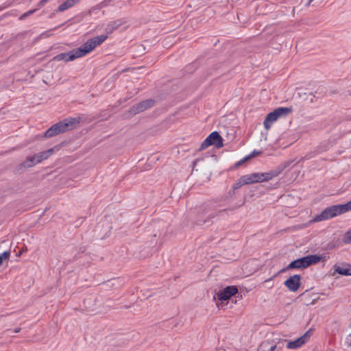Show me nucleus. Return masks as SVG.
<instances>
[{
    "label": "nucleus",
    "mask_w": 351,
    "mask_h": 351,
    "mask_svg": "<svg viewBox=\"0 0 351 351\" xmlns=\"http://www.w3.org/2000/svg\"><path fill=\"white\" fill-rule=\"evenodd\" d=\"M343 242L345 243H351V232H348L346 233L343 238Z\"/></svg>",
    "instance_id": "nucleus-21"
},
{
    "label": "nucleus",
    "mask_w": 351,
    "mask_h": 351,
    "mask_svg": "<svg viewBox=\"0 0 351 351\" xmlns=\"http://www.w3.org/2000/svg\"><path fill=\"white\" fill-rule=\"evenodd\" d=\"M54 152V149L53 148H51L48 150H46V151H44V152H40L41 156H42V158L44 160H46L48 158H49Z\"/></svg>",
    "instance_id": "nucleus-17"
},
{
    "label": "nucleus",
    "mask_w": 351,
    "mask_h": 351,
    "mask_svg": "<svg viewBox=\"0 0 351 351\" xmlns=\"http://www.w3.org/2000/svg\"><path fill=\"white\" fill-rule=\"evenodd\" d=\"M36 164H38L36 160V158L34 156H28L27 157V158L25 159V160H24L21 164V166L22 167H24V168H29V167H34V165H36Z\"/></svg>",
    "instance_id": "nucleus-14"
},
{
    "label": "nucleus",
    "mask_w": 351,
    "mask_h": 351,
    "mask_svg": "<svg viewBox=\"0 0 351 351\" xmlns=\"http://www.w3.org/2000/svg\"><path fill=\"white\" fill-rule=\"evenodd\" d=\"M21 331V328H17L14 330V332H19Z\"/></svg>",
    "instance_id": "nucleus-28"
},
{
    "label": "nucleus",
    "mask_w": 351,
    "mask_h": 351,
    "mask_svg": "<svg viewBox=\"0 0 351 351\" xmlns=\"http://www.w3.org/2000/svg\"><path fill=\"white\" fill-rule=\"evenodd\" d=\"M276 348V346H271V348H269V350H270V351H274Z\"/></svg>",
    "instance_id": "nucleus-26"
},
{
    "label": "nucleus",
    "mask_w": 351,
    "mask_h": 351,
    "mask_svg": "<svg viewBox=\"0 0 351 351\" xmlns=\"http://www.w3.org/2000/svg\"><path fill=\"white\" fill-rule=\"evenodd\" d=\"M34 156H35L36 160L38 163H40V162H41L43 160L40 153L34 154Z\"/></svg>",
    "instance_id": "nucleus-22"
},
{
    "label": "nucleus",
    "mask_w": 351,
    "mask_h": 351,
    "mask_svg": "<svg viewBox=\"0 0 351 351\" xmlns=\"http://www.w3.org/2000/svg\"><path fill=\"white\" fill-rule=\"evenodd\" d=\"M309 331L306 332L303 336L295 341L288 342L287 348L289 349H296L304 344L309 338Z\"/></svg>",
    "instance_id": "nucleus-12"
},
{
    "label": "nucleus",
    "mask_w": 351,
    "mask_h": 351,
    "mask_svg": "<svg viewBox=\"0 0 351 351\" xmlns=\"http://www.w3.org/2000/svg\"><path fill=\"white\" fill-rule=\"evenodd\" d=\"M276 276H277V274L274 275L272 278H269V279H268V280H265L264 282H265V283H267V282H268L271 281V280L274 277H276Z\"/></svg>",
    "instance_id": "nucleus-25"
},
{
    "label": "nucleus",
    "mask_w": 351,
    "mask_h": 351,
    "mask_svg": "<svg viewBox=\"0 0 351 351\" xmlns=\"http://www.w3.org/2000/svg\"><path fill=\"white\" fill-rule=\"evenodd\" d=\"M107 38L106 36L99 35L88 40L80 47L66 53L58 54L53 58L56 61L64 60L66 62L83 57L91 52L97 46L100 45Z\"/></svg>",
    "instance_id": "nucleus-1"
},
{
    "label": "nucleus",
    "mask_w": 351,
    "mask_h": 351,
    "mask_svg": "<svg viewBox=\"0 0 351 351\" xmlns=\"http://www.w3.org/2000/svg\"><path fill=\"white\" fill-rule=\"evenodd\" d=\"M210 145H215L217 148H220L223 146L222 138L217 132H213L210 134L202 143L199 149H204Z\"/></svg>",
    "instance_id": "nucleus-7"
},
{
    "label": "nucleus",
    "mask_w": 351,
    "mask_h": 351,
    "mask_svg": "<svg viewBox=\"0 0 351 351\" xmlns=\"http://www.w3.org/2000/svg\"><path fill=\"white\" fill-rule=\"evenodd\" d=\"M10 253L8 251H5L2 254H0V265L3 264L4 260L8 259L10 258Z\"/></svg>",
    "instance_id": "nucleus-19"
},
{
    "label": "nucleus",
    "mask_w": 351,
    "mask_h": 351,
    "mask_svg": "<svg viewBox=\"0 0 351 351\" xmlns=\"http://www.w3.org/2000/svg\"><path fill=\"white\" fill-rule=\"evenodd\" d=\"M300 276L295 274L290 276L287 280H286L284 285L289 289V290L295 292L300 286Z\"/></svg>",
    "instance_id": "nucleus-10"
},
{
    "label": "nucleus",
    "mask_w": 351,
    "mask_h": 351,
    "mask_svg": "<svg viewBox=\"0 0 351 351\" xmlns=\"http://www.w3.org/2000/svg\"><path fill=\"white\" fill-rule=\"evenodd\" d=\"M226 210H222L219 211H211L210 212L208 208H204L202 211L201 219H198V224L206 223L210 221L214 217L219 214L224 213Z\"/></svg>",
    "instance_id": "nucleus-11"
},
{
    "label": "nucleus",
    "mask_w": 351,
    "mask_h": 351,
    "mask_svg": "<svg viewBox=\"0 0 351 351\" xmlns=\"http://www.w3.org/2000/svg\"><path fill=\"white\" fill-rule=\"evenodd\" d=\"M278 173L274 171H269L266 173H253L251 174L243 176L242 178L245 184H249L269 181L273 178L276 177Z\"/></svg>",
    "instance_id": "nucleus-5"
},
{
    "label": "nucleus",
    "mask_w": 351,
    "mask_h": 351,
    "mask_svg": "<svg viewBox=\"0 0 351 351\" xmlns=\"http://www.w3.org/2000/svg\"><path fill=\"white\" fill-rule=\"evenodd\" d=\"M35 11H36V10H29V11H28V12H27V14H28L29 15H31V14H33Z\"/></svg>",
    "instance_id": "nucleus-27"
},
{
    "label": "nucleus",
    "mask_w": 351,
    "mask_h": 351,
    "mask_svg": "<svg viewBox=\"0 0 351 351\" xmlns=\"http://www.w3.org/2000/svg\"><path fill=\"white\" fill-rule=\"evenodd\" d=\"M242 176L234 184L233 189H238L243 185H245Z\"/></svg>",
    "instance_id": "nucleus-20"
},
{
    "label": "nucleus",
    "mask_w": 351,
    "mask_h": 351,
    "mask_svg": "<svg viewBox=\"0 0 351 351\" xmlns=\"http://www.w3.org/2000/svg\"><path fill=\"white\" fill-rule=\"evenodd\" d=\"M260 154H261V152L254 151L249 156H246L243 160H241L240 162H239L238 164H237V165H240L241 163H243V162L246 161L247 160H248V159H250L251 158H253V157H254L256 156H258Z\"/></svg>",
    "instance_id": "nucleus-18"
},
{
    "label": "nucleus",
    "mask_w": 351,
    "mask_h": 351,
    "mask_svg": "<svg viewBox=\"0 0 351 351\" xmlns=\"http://www.w3.org/2000/svg\"><path fill=\"white\" fill-rule=\"evenodd\" d=\"M125 23V21L123 19H118L113 21H110L108 23L105 32L106 34H104L108 37V34H112L114 31L117 29L120 26Z\"/></svg>",
    "instance_id": "nucleus-13"
},
{
    "label": "nucleus",
    "mask_w": 351,
    "mask_h": 351,
    "mask_svg": "<svg viewBox=\"0 0 351 351\" xmlns=\"http://www.w3.org/2000/svg\"><path fill=\"white\" fill-rule=\"evenodd\" d=\"M292 112L291 108L287 107H280L275 109L273 112L269 113L265 121L264 127L268 130L270 129L272 123L276 121L278 118L285 117Z\"/></svg>",
    "instance_id": "nucleus-6"
},
{
    "label": "nucleus",
    "mask_w": 351,
    "mask_h": 351,
    "mask_svg": "<svg viewBox=\"0 0 351 351\" xmlns=\"http://www.w3.org/2000/svg\"><path fill=\"white\" fill-rule=\"evenodd\" d=\"M77 2H78V0H66L58 7V10L59 12L65 11L66 10L73 6Z\"/></svg>",
    "instance_id": "nucleus-15"
},
{
    "label": "nucleus",
    "mask_w": 351,
    "mask_h": 351,
    "mask_svg": "<svg viewBox=\"0 0 351 351\" xmlns=\"http://www.w3.org/2000/svg\"><path fill=\"white\" fill-rule=\"evenodd\" d=\"M335 271L341 275H343V276H350L351 275V269H350V268H343L339 266H335Z\"/></svg>",
    "instance_id": "nucleus-16"
},
{
    "label": "nucleus",
    "mask_w": 351,
    "mask_h": 351,
    "mask_svg": "<svg viewBox=\"0 0 351 351\" xmlns=\"http://www.w3.org/2000/svg\"><path fill=\"white\" fill-rule=\"evenodd\" d=\"M29 16V15L27 14V12H25V13H24V14H23L20 17V19H25V17H27V16Z\"/></svg>",
    "instance_id": "nucleus-24"
},
{
    "label": "nucleus",
    "mask_w": 351,
    "mask_h": 351,
    "mask_svg": "<svg viewBox=\"0 0 351 351\" xmlns=\"http://www.w3.org/2000/svg\"><path fill=\"white\" fill-rule=\"evenodd\" d=\"M321 257L318 255H308L292 261L285 269L280 271L279 273L289 269H304L311 265L319 263Z\"/></svg>",
    "instance_id": "nucleus-4"
},
{
    "label": "nucleus",
    "mask_w": 351,
    "mask_h": 351,
    "mask_svg": "<svg viewBox=\"0 0 351 351\" xmlns=\"http://www.w3.org/2000/svg\"><path fill=\"white\" fill-rule=\"evenodd\" d=\"M80 117H70L53 125L45 133L46 138H51L75 128L80 122Z\"/></svg>",
    "instance_id": "nucleus-2"
},
{
    "label": "nucleus",
    "mask_w": 351,
    "mask_h": 351,
    "mask_svg": "<svg viewBox=\"0 0 351 351\" xmlns=\"http://www.w3.org/2000/svg\"><path fill=\"white\" fill-rule=\"evenodd\" d=\"M49 0H41L39 3H38V6L39 7H42L47 2H48Z\"/></svg>",
    "instance_id": "nucleus-23"
},
{
    "label": "nucleus",
    "mask_w": 351,
    "mask_h": 351,
    "mask_svg": "<svg viewBox=\"0 0 351 351\" xmlns=\"http://www.w3.org/2000/svg\"><path fill=\"white\" fill-rule=\"evenodd\" d=\"M199 161V159H196L194 162H193V165H195Z\"/></svg>",
    "instance_id": "nucleus-29"
},
{
    "label": "nucleus",
    "mask_w": 351,
    "mask_h": 351,
    "mask_svg": "<svg viewBox=\"0 0 351 351\" xmlns=\"http://www.w3.org/2000/svg\"><path fill=\"white\" fill-rule=\"evenodd\" d=\"M154 104V101L153 99H147L145 101H143L133 106L130 109V112L132 114H136L142 112L146 110L147 109L152 107Z\"/></svg>",
    "instance_id": "nucleus-9"
},
{
    "label": "nucleus",
    "mask_w": 351,
    "mask_h": 351,
    "mask_svg": "<svg viewBox=\"0 0 351 351\" xmlns=\"http://www.w3.org/2000/svg\"><path fill=\"white\" fill-rule=\"evenodd\" d=\"M313 0H308V3H310L311 2H312Z\"/></svg>",
    "instance_id": "nucleus-30"
},
{
    "label": "nucleus",
    "mask_w": 351,
    "mask_h": 351,
    "mask_svg": "<svg viewBox=\"0 0 351 351\" xmlns=\"http://www.w3.org/2000/svg\"><path fill=\"white\" fill-rule=\"evenodd\" d=\"M237 293L238 289L236 286H228L220 290L217 293V297L219 300L223 302L229 300Z\"/></svg>",
    "instance_id": "nucleus-8"
},
{
    "label": "nucleus",
    "mask_w": 351,
    "mask_h": 351,
    "mask_svg": "<svg viewBox=\"0 0 351 351\" xmlns=\"http://www.w3.org/2000/svg\"><path fill=\"white\" fill-rule=\"evenodd\" d=\"M349 210H351V201L345 204L334 205L326 208L320 214L317 215L312 221L318 222L327 220Z\"/></svg>",
    "instance_id": "nucleus-3"
}]
</instances>
